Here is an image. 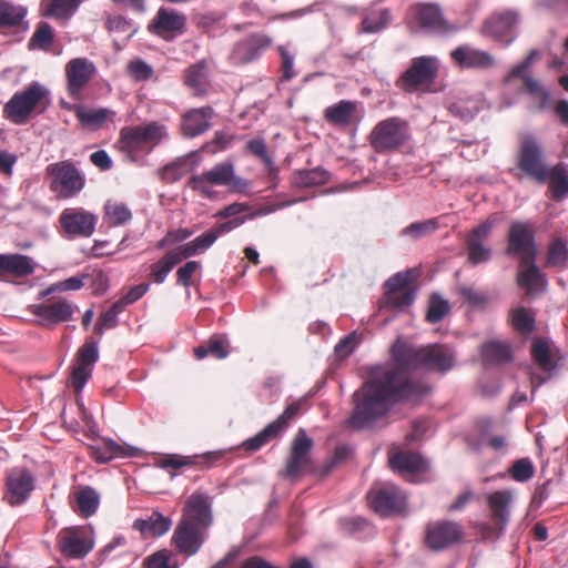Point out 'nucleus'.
<instances>
[{
  "label": "nucleus",
  "mask_w": 568,
  "mask_h": 568,
  "mask_svg": "<svg viewBox=\"0 0 568 568\" xmlns=\"http://www.w3.org/2000/svg\"><path fill=\"white\" fill-rule=\"evenodd\" d=\"M95 73L94 64L87 58H75L65 65L68 91L71 97L77 98L83 88L90 82Z\"/></svg>",
  "instance_id": "25"
},
{
  "label": "nucleus",
  "mask_w": 568,
  "mask_h": 568,
  "mask_svg": "<svg viewBox=\"0 0 568 568\" xmlns=\"http://www.w3.org/2000/svg\"><path fill=\"white\" fill-rule=\"evenodd\" d=\"M75 500L79 514L82 517L88 518L95 514L98 510L100 504V495L94 488L85 486L77 491Z\"/></svg>",
  "instance_id": "44"
},
{
  "label": "nucleus",
  "mask_w": 568,
  "mask_h": 568,
  "mask_svg": "<svg viewBox=\"0 0 568 568\" xmlns=\"http://www.w3.org/2000/svg\"><path fill=\"white\" fill-rule=\"evenodd\" d=\"M212 115L211 108L193 109L186 112L183 116L182 132L186 138H195L210 128V119Z\"/></svg>",
  "instance_id": "31"
},
{
  "label": "nucleus",
  "mask_w": 568,
  "mask_h": 568,
  "mask_svg": "<svg viewBox=\"0 0 568 568\" xmlns=\"http://www.w3.org/2000/svg\"><path fill=\"white\" fill-rule=\"evenodd\" d=\"M480 355L485 366H499L513 361L510 344L496 339L484 343Z\"/></svg>",
  "instance_id": "32"
},
{
  "label": "nucleus",
  "mask_w": 568,
  "mask_h": 568,
  "mask_svg": "<svg viewBox=\"0 0 568 568\" xmlns=\"http://www.w3.org/2000/svg\"><path fill=\"white\" fill-rule=\"evenodd\" d=\"M357 345V334L356 332H352L344 336L334 348V353L338 358L348 357L356 348Z\"/></svg>",
  "instance_id": "63"
},
{
  "label": "nucleus",
  "mask_w": 568,
  "mask_h": 568,
  "mask_svg": "<svg viewBox=\"0 0 568 568\" xmlns=\"http://www.w3.org/2000/svg\"><path fill=\"white\" fill-rule=\"evenodd\" d=\"M61 552L69 558H83L93 548V541L81 529H68L59 539Z\"/></svg>",
  "instance_id": "29"
},
{
  "label": "nucleus",
  "mask_w": 568,
  "mask_h": 568,
  "mask_svg": "<svg viewBox=\"0 0 568 568\" xmlns=\"http://www.w3.org/2000/svg\"><path fill=\"white\" fill-rule=\"evenodd\" d=\"M313 440L307 436L305 429L300 428L292 440L290 455L286 460L284 476L297 478L302 476L312 465L311 452Z\"/></svg>",
  "instance_id": "14"
},
{
  "label": "nucleus",
  "mask_w": 568,
  "mask_h": 568,
  "mask_svg": "<svg viewBox=\"0 0 568 568\" xmlns=\"http://www.w3.org/2000/svg\"><path fill=\"white\" fill-rule=\"evenodd\" d=\"M192 190L202 193L205 197H213V186H226L231 192H244L248 182L234 172V165L230 162H221L202 174L192 175L189 181Z\"/></svg>",
  "instance_id": "3"
},
{
  "label": "nucleus",
  "mask_w": 568,
  "mask_h": 568,
  "mask_svg": "<svg viewBox=\"0 0 568 568\" xmlns=\"http://www.w3.org/2000/svg\"><path fill=\"white\" fill-rule=\"evenodd\" d=\"M187 171V160L178 159L164 165L161 170V179L165 182L173 183L179 181Z\"/></svg>",
  "instance_id": "59"
},
{
  "label": "nucleus",
  "mask_w": 568,
  "mask_h": 568,
  "mask_svg": "<svg viewBox=\"0 0 568 568\" xmlns=\"http://www.w3.org/2000/svg\"><path fill=\"white\" fill-rule=\"evenodd\" d=\"M390 467L400 473H417L426 468L420 454L412 450L398 452L389 458Z\"/></svg>",
  "instance_id": "35"
},
{
  "label": "nucleus",
  "mask_w": 568,
  "mask_h": 568,
  "mask_svg": "<svg viewBox=\"0 0 568 568\" xmlns=\"http://www.w3.org/2000/svg\"><path fill=\"white\" fill-rule=\"evenodd\" d=\"M549 187L552 199L560 201L568 196V168L564 163H558L554 168H549Z\"/></svg>",
  "instance_id": "39"
},
{
  "label": "nucleus",
  "mask_w": 568,
  "mask_h": 568,
  "mask_svg": "<svg viewBox=\"0 0 568 568\" xmlns=\"http://www.w3.org/2000/svg\"><path fill=\"white\" fill-rule=\"evenodd\" d=\"M27 13L26 7L0 0V29L16 28L27 31L28 23L24 21Z\"/></svg>",
  "instance_id": "33"
},
{
  "label": "nucleus",
  "mask_w": 568,
  "mask_h": 568,
  "mask_svg": "<svg viewBox=\"0 0 568 568\" xmlns=\"http://www.w3.org/2000/svg\"><path fill=\"white\" fill-rule=\"evenodd\" d=\"M193 232L186 227H179L174 230H170L166 234L156 243V247L159 250L165 248L166 246L182 243L192 236Z\"/></svg>",
  "instance_id": "60"
},
{
  "label": "nucleus",
  "mask_w": 568,
  "mask_h": 568,
  "mask_svg": "<svg viewBox=\"0 0 568 568\" xmlns=\"http://www.w3.org/2000/svg\"><path fill=\"white\" fill-rule=\"evenodd\" d=\"M34 488V477L23 467L12 468L6 478V500L12 505L23 504Z\"/></svg>",
  "instance_id": "19"
},
{
  "label": "nucleus",
  "mask_w": 568,
  "mask_h": 568,
  "mask_svg": "<svg viewBox=\"0 0 568 568\" xmlns=\"http://www.w3.org/2000/svg\"><path fill=\"white\" fill-rule=\"evenodd\" d=\"M413 281V272H398L389 277L385 283L387 294L406 291V287Z\"/></svg>",
  "instance_id": "61"
},
{
  "label": "nucleus",
  "mask_w": 568,
  "mask_h": 568,
  "mask_svg": "<svg viewBox=\"0 0 568 568\" xmlns=\"http://www.w3.org/2000/svg\"><path fill=\"white\" fill-rule=\"evenodd\" d=\"M568 250L561 237L555 239L548 246L547 265L564 270L567 267Z\"/></svg>",
  "instance_id": "50"
},
{
  "label": "nucleus",
  "mask_w": 568,
  "mask_h": 568,
  "mask_svg": "<svg viewBox=\"0 0 568 568\" xmlns=\"http://www.w3.org/2000/svg\"><path fill=\"white\" fill-rule=\"evenodd\" d=\"M44 16L69 20L78 11L82 0H43Z\"/></svg>",
  "instance_id": "43"
},
{
  "label": "nucleus",
  "mask_w": 568,
  "mask_h": 568,
  "mask_svg": "<svg viewBox=\"0 0 568 568\" xmlns=\"http://www.w3.org/2000/svg\"><path fill=\"white\" fill-rule=\"evenodd\" d=\"M541 51L538 49H532L529 51L527 57L519 62L518 64L514 65L510 71L507 73L505 80L511 81L514 79H517L519 75H526L530 74L528 70L538 61L541 59Z\"/></svg>",
  "instance_id": "54"
},
{
  "label": "nucleus",
  "mask_w": 568,
  "mask_h": 568,
  "mask_svg": "<svg viewBox=\"0 0 568 568\" xmlns=\"http://www.w3.org/2000/svg\"><path fill=\"white\" fill-rule=\"evenodd\" d=\"M182 261L175 248L166 252L158 262L151 265L150 277L156 284H162L176 264Z\"/></svg>",
  "instance_id": "40"
},
{
  "label": "nucleus",
  "mask_w": 568,
  "mask_h": 568,
  "mask_svg": "<svg viewBox=\"0 0 568 568\" xmlns=\"http://www.w3.org/2000/svg\"><path fill=\"white\" fill-rule=\"evenodd\" d=\"M146 568H179V562L169 549H161L144 559Z\"/></svg>",
  "instance_id": "53"
},
{
  "label": "nucleus",
  "mask_w": 568,
  "mask_h": 568,
  "mask_svg": "<svg viewBox=\"0 0 568 568\" xmlns=\"http://www.w3.org/2000/svg\"><path fill=\"white\" fill-rule=\"evenodd\" d=\"M535 261L536 258L532 257H523L517 274V284L530 296L545 292L548 285L546 275L541 273Z\"/></svg>",
  "instance_id": "26"
},
{
  "label": "nucleus",
  "mask_w": 568,
  "mask_h": 568,
  "mask_svg": "<svg viewBox=\"0 0 568 568\" xmlns=\"http://www.w3.org/2000/svg\"><path fill=\"white\" fill-rule=\"evenodd\" d=\"M511 478L518 483H526L532 478L535 467L529 458H521L514 463L509 469Z\"/></svg>",
  "instance_id": "58"
},
{
  "label": "nucleus",
  "mask_w": 568,
  "mask_h": 568,
  "mask_svg": "<svg viewBox=\"0 0 568 568\" xmlns=\"http://www.w3.org/2000/svg\"><path fill=\"white\" fill-rule=\"evenodd\" d=\"M54 39L53 28L48 22H40L28 42L29 50L49 51Z\"/></svg>",
  "instance_id": "46"
},
{
  "label": "nucleus",
  "mask_w": 568,
  "mask_h": 568,
  "mask_svg": "<svg viewBox=\"0 0 568 568\" xmlns=\"http://www.w3.org/2000/svg\"><path fill=\"white\" fill-rule=\"evenodd\" d=\"M186 26V16L175 9L161 7L149 26V30L158 36L165 33L182 34Z\"/></svg>",
  "instance_id": "27"
},
{
  "label": "nucleus",
  "mask_w": 568,
  "mask_h": 568,
  "mask_svg": "<svg viewBox=\"0 0 568 568\" xmlns=\"http://www.w3.org/2000/svg\"><path fill=\"white\" fill-rule=\"evenodd\" d=\"M530 353L535 365L541 371L538 373L532 367H529L530 384L532 393H535L536 389L552 377L557 369V362L554 358L549 342L545 338H535Z\"/></svg>",
  "instance_id": "12"
},
{
  "label": "nucleus",
  "mask_w": 568,
  "mask_h": 568,
  "mask_svg": "<svg viewBox=\"0 0 568 568\" xmlns=\"http://www.w3.org/2000/svg\"><path fill=\"white\" fill-rule=\"evenodd\" d=\"M99 359V342L88 341L78 349L77 365L72 369L70 384L77 394L81 393L92 374V366Z\"/></svg>",
  "instance_id": "18"
},
{
  "label": "nucleus",
  "mask_w": 568,
  "mask_h": 568,
  "mask_svg": "<svg viewBox=\"0 0 568 568\" xmlns=\"http://www.w3.org/2000/svg\"><path fill=\"white\" fill-rule=\"evenodd\" d=\"M50 190L60 199H72L85 186L84 174L71 161L51 163L45 169Z\"/></svg>",
  "instance_id": "5"
},
{
  "label": "nucleus",
  "mask_w": 568,
  "mask_h": 568,
  "mask_svg": "<svg viewBox=\"0 0 568 568\" xmlns=\"http://www.w3.org/2000/svg\"><path fill=\"white\" fill-rule=\"evenodd\" d=\"M390 354L393 361L371 366L367 379L354 392V407L348 418L352 428H369L375 422L386 417L396 404L425 396L429 388L410 376L412 369L446 373L455 365L454 352L440 344L419 347L397 339Z\"/></svg>",
  "instance_id": "1"
},
{
  "label": "nucleus",
  "mask_w": 568,
  "mask_h": 568,
  "mask_svg": "<svg viewBox=\"0 0 568 568\" xmlns=\"http://www.w3.org/2000/svg\"><path fill=\"white\" fill-rule=\"evenodd\" d=\"M217 239L219 237L215 232L211 229L196 236L194 240L175 247V250L182 260L189 258L204 253L216 242Z\"/></svg>",
  "instance_id": "37"
},
{
  "label": "nucleus",
  "mask_w": 568,
  "mask_h": 568,
  "mask_svg": "<svg viewBox=\"0 0 568 568\" xmlns=\"http://www.w3.org/2000/svg\"><path fill=\"white\" fill-rule=\"evenodd\" d=\"M74 308L68 301L59 300L36 305L33 314L39 318L41 325L50 326L71 320Z\"/></svg>",
  "instance_id": "28"
},
{
  "label": "nucleus",
  "mask_w": 568,
  "mask_h": 568,
  "mask_svg": "<svg viewBox=\"0 0 568 568\" xmlns=\"http://www.w3.org/2000/svg\"><path fill=\"white\" fill-rule=\"evenodd\" d=\"M272 39L264 33H252L237 41L230 53L234 64H245L257 59L270 45Z\"/></svg>",
  "instance_id": "21"
},
{
  "label": "nucleus",
  "mask_w": 568,
  "mask_h": 568,
  "mask_svg": "<svg viewBox=\"0 0 568 568\" xmlns=\"http://www.w3.org/2000/svg\"><path fill=\"white\" fill-rule=\"evenodd\" d=\"M373 509L383 517L399 514L406 506V496L395 485L387 484L376 493L369 494Z\"/></svg>",
  "instance_id": "20"
},
{
  "label": "nucleus",
  "mask_w": 568,
  "mask_h": 568,
  "mask_svg": "<svg viewBox=\"0 0 568 568\" xmlns=\"http://www.w3.org/2000/svg\"><path fill=\"white\" fill-rule=\"evenodd\" d=\"M172 525V520L169 517H165L159 511H153L145 519H136L133 523V529L140 531L145 537H161L166 534Z\"/></svg>",
  "instance_id": "34"
},
{
  "label": "nucleus",
  "mask_w": 568,
  "mask_h": 568,
  "mask_svg": "<svg viewBox=\"0 0 568 568\" xmlns=\"http://www.w3.org/2000/svg\"><path fill=\"white\" fill-rule=\"evenodd\" d=\"M361 30L364 33H378L386 29L392 21L390 11L384 9H365L363 11Z\"/></svg>",
  "instance_id": "36"
},
{
  "label": "nucleus",
  "mask_w": 568,
  "mask_h": 568,
  "mask_svg": "<svg viewBox=\"0 0 568 568\" xmlns=\"http://www.w3.org/2000/svg\"><path fill=\"white\" fill-rule=\"evenodd\" d=\"M481 109L479 99L470 98L467 100H458L449 104L448 111L463 121L473 120Z\"/></svg>",
  "instance_id": "47"
},
{
  "label": "nucleus",
  "mask_w": 568,
  "mask_h": 568,
  "mask_svg": "<svg viewBox=\"0 0 568 568\" xmlns=\"http://www.w3.org/2000/svg\"><path fill=\"white\" fill-rule=\"evenodd\" d=\"M450 58L460 69L489 70L496 67V59L485 50L463 44L450 52Z\"/></svg>",
  "instance_id": "24"
},
{
  "label": "nucleus",
  "mask_w": 568,
  "mask_h": 568,
  "mask_svg": "<svg viewBox=\"0 0 568 568\" xmlns=\"http://www.w3.org/2000/svg\"><path fill=\"white\" fill-rule=\"evenodd\" d=\"M90 449L92 457L100 464L126 456L124 448L111 438H103L100 443L91 445Z\"/></svg>",
  "instance_id": "42"
},
{
  "label": "nucleus",
  "mask_w": 568,
  "mask_h": 568,
  "mask_svg": "<svg viewBox=\"0 0 568 568\" xmlns=\"http://www.w3.org/2000/svg\"><path fill=\"white\" fill-rule=\"evenodd\" d=\"M517 166L527 178L544 184L549 179V166L540 143L532 135L521 139L517 155Z\"/></svg>",
  "instance_id": "6"
},
{
  "label": "nucleus",
  "mask_w": 568,
  "mask_h": 568,
  "mask_svg": "<svg viewBox=\"0 0 568 568\" xmlns=\"http://www.w3.org/2000/svg\"><path fill=\"white\" fill-rule=\"evenodd\" d=\"M462 528L455 521H438L427 526L425 542L435 551L443 550L457 542L462 537Z\"/></svg>",
  "instance_id": "22"
},
{
  "label": "nucleus",
  "mask_w": 568,
  "mask_h": 568,
  "mask_svg": "<svg viewBox=\"0 0 568 568\" xmlns=\"http://www.w3.org/2000/svg\"><path fill=\"white\" fill-rule=\"evenodd\" d=\"M300 408V402L291 403L275 420L270 423L255 436L246 439L243 443V448L247 452H256L268 442L280 437L290 426V423L298 415Z\"/></svg>",
  "instance_id": "15"
},
{
  "label": "nucleus",
  "mask_w": 568,
  "mask_h": 568,
  "mask_svg": "<svg viewBox=\"0 0 568 568\" xmlns=\"http://www.w3.org/2000/svg\"><path fill=\"white\" fill-rule=\"evenodd\" d=\"M517 79L523 80L526 93H528L531 97H541L544 101L548 100V90L538 80L534 79L530 74L519 75L517 77Z\"/></svg>",
  "instance_id": "62"
},
{
  "label": "nucleus",
  "mask_w": 568,
  "mask_h": 568,
  "mask_svg": "<svg viewBox=\"0 0 568 568\" xmlns=\"http://www.w3.org/2000/svg\"><path fill=\"white\" fill-rule=\"evenodd\" d=\"M205 528L191 525L187 521H179L172 535V545L178 552L192 557L199 552L207 538Z\"/></svg>",
  "instance_id": "17"
},
{
  "label": "nucleus",
  "mask_w": 568,
  "mask_h": 568,
  "mask_svg": "<svg viewBox=\"0 0 568 568\" xmlns=\"http://www.w3.org/2000/svg\"><path fill=\"white\" fill-rule=\"evenodd\" d=\"M331 173L322 166L311 170H298L292 176V183L296 187L305 189L326 184Z\"/></svg>",
  "instance_id": "38"
},
{
  "label": "nucleus",
  "mask_w": 568,
  "mask_h": 568,
  "mask_svg": "<svg viewBox=\"0 0 568 568\" xmlns=\"http://www.w3.org/2000/svg\"><path fill=\"white\" fill-rule=\"evenodd\" d=\"M409 140V123L399 116L379 121L369 133L371 146L377 153L398 150Z\"/></svg>",
  "instance_id": "4"
},
{
  "label": "nucleus",
  "mask_w": 568,
  "mask_h": 568,
  "mask_svg": "<svg viewBox=\"0 0 568 568\" xmlns=\"http://www.w3.org/2000/svg\"><path fill=\"white\" fill-rule=\"evenodd\" d=\"M355 109L356 104L354 102L342 100L325 110V119L335 125H346L351 122Z\"/></svg>",
  "instance_id": "45"
},
{
  "label": "nucleus",
  "mask_w": 568,
  "mask_h": 568,
  "mask_svg": "<svg viewBox=\"0 0 568 568\" xmlns=\"http://www.w3.org/2000/svg\"><path fill=\"white\" fill-rule=\"evenodd\" d=\"M50 91L40 82L33 81L16 92L4 104L3 113L14 124H26L33 113H42L50 105Z\"/></svg>",
  "instance_id": "2"
},
{
  "label": "nucleus",
  "mask_w": 568,
  "mask_h": 568,
  "mask_svg": "<svg viewBox=\"0 0 568 568\" xmlns=\"http://www.w3.org/2000/svg\"><path fill=\"white\" fill-rule=\"evenodd\" d=\"M449 311L450 306L448 302L437 293H434L429 300L426 320L432 324L439 323L448 314Z\"/></svg>",
  "instance_id": "52"
},
{
  "label": "nucleus",
  "mask_w": 568,
  "mask_h": 568,
  "mask_svg": "<svg viewBox=\"0 0 568 568\" xmlns=\"http://www.w3.org/2000/svg\"><path fill=\"white\" fill-rule=\"evenodd\" d=\"M438 227V220L429 219L425 221L410 223L408 226L403 229L402 234L405 236H410L414 240H418L435 232Z\"/></svg>",
  "instance_id": "51"
},
{
  "label": "nucleus",
  "mask_w": 568,
  "mask_h": 568,
  "mask_svg": "<svg viewBox=\"0 0 568 568\" xmlns=\"http://www.w3.org/2000/svg\"><path fill=\"white\" fill-rule=\"evenodd\" d=\"M513 327L523 335L531 334L535 329V314L524 306L514 308L510 312Z\"/></svg>",
  "instance_id": "48"
},
{
  "label": "nucleus",
  "mask_w": 568,
  "mask_h": 568,
  "mask_svg": "<svg viewBox=\"0 0 568 568\" xmlns=\"http://www.w3.org/2000/svg\"><path fill=\"white\" fill-rule=\"evenodd\" d=\"M488 506L491 513V519L496 521V527L487 523L478 526L479 532L485 540H497L506 529L510 518L509 506L511 494L507 490H498L488 496Z\"/></svg>",
  "instance_id": "10"
},
{
  "label": "nucleus",
  "mask_w": 568,
  "mask_h": 568,
  "mask_svg": "<svg viewBox=\"0 0 568 568\" xmlns=\"http://www.w3.org/2000/svg\"><path fill=\"white\" fill-rule=\"evenodd\" d=\"M168 138L166 128L158 122H150L144 125L124 126L120 131L119 143L121 150L134 153L148 146L152 150Z\"/></svg>",
  "instance_id": "7"
},
{
  "label": "nucleus",
  "mask_w": 568,
  "mask_h": 568,
  "mask_svg": "<svg viewBox=\"0 0 568 568\" xmlns=\"http://www.w3.org/2000/svg\"><path fill=\"white\" fill-rule=\"evenodd\" d=\"M519 21V13L515 10L495 13L485 21L481 34L507 48L518 37L516 28Z\"/></svg>",
  "instance_id": "11"
},
{
  "label": "nucleus",
  "mask_w": 568,
  "mask_h": 568,
  "mask_svg": "<svg viewBox=\"0 0 568 568\" xmlns=\"http://www.w3.org/2000/svg\"><path fill=\"white\" fill-rule=\"evenodd\" d=\"M534 225L528 222H513L508 233L507 254L511 256L532 257L537 256Z\"/></svg>",
  "instance_id": "16"
},
{
  "label": "nucleus",
  "mask_w": 568,
  "mask_h": 568,
  "mask_svg": "<svg viewBox=\"0 0 568 568\" xmlns=\"http://www.w3.org/2000/svg\"><path fill=\"white\" fill-rule=\"evenodd\" d=\"M180 520L209 529L213 521L211 497L202 493L192 494L185 503Z\"/></svg>",
  "instance_id": "23"
},
{
  "label": "nucleus",
  "mask_w": 568,
  "mask_h": 568,
  "mask_svg": "<svg viewBox=\"0 0 568 568\" xmlns=\"http://www.w3.org/2000/svg\"><path fill=\"white\" fill-rule=\"evenodd\" d=\"M110 113V110L101 108L90 111L79 110L77 116L84 126L100 128Z\"/></svg>",
  "instance_id": "57"
},
{
  "label": "nucleus",
  "mask_w": 568,
  "mask_h": 568,
  "mask_svg": "<svg viewBox=\"0 0 568 568\" xmlns=\"http://www.w3.org/2000/svg\"><path fill=\"white\" fill-rule=\"evenodd\" d=\"M408 26L414 31L427 34L444 33L447 30L446 21L438 4L418 3L410 8Z\"/></svg>",
  "instance_id": "13"
},
{
  "label": "nucleus",
  "mask_w": 568,
  "mask_h": 568,
  "mask_svg": "<svg viewBox=\"0 0 568 568\" xmlns=\"http://www.w3.org/2000/svg\"><path fill=\"white\" fill-rule=\"evenodd\" d=\"M34 271V262L30 256L19 253L0 254V280L7 275L18 278L27 277Z\"/></svg>",
  "instance_id": "30"
},
{
  "label": "nucleus",
  "mask_w": 568,
  "mask_h": 568,
  "mask_svg": "<svg viewBox=\"0 0 568 568\" xmlns=\"http://www.w3.org/2000/svg\"><path fill=\"white\" fill-rule=\"evenodd\" d=\"M207 77V64L202 60L186 70L185 83L193 90L194 94L202 95L206 92Z\"/></svg>",
  "instance_id": "41"
},
{
  "label": "nucleus",
  "mask_w": 568,
  "mask_h": 568,
  "mask_svg": "<svg viewBox=\"0 0 568 568\" xmlns=\"http://www.w3.org/2000/svg\"><path fill=\"white\" fill-rule=\"evenodd\" d=\"M438 73V60L432 55L414 58L409 68L400 75L397 87L405 92H415L419 87L435 81Z\"/></svg>",
  "instance_id": "9"
},
{
  "label": "nucleus",
  "mask_w": 568,
  "mask_h": 568,
  "mask_svg": "<svg viewBox=\"0 0 568 568\" xmlns=\"http://www.w3.org/2000/svg\"><path fill=\"white\" fill-rule=\"evenodd\" d=\"M468 261L478 265L486 263L491 258V250L475 240H466Z\"/></svg>",
  "instance_id": "56"
},
{
  "label": "nucleus",
  "mask_w": 568,
  "mask_h": 568,
  "mask_svg": "<svg viewBox=\"0 0 568 568\" xmlns=\"http://www.w3.org/2000/svg\"><path fill=\"white\" fill-rule=\"evenodd\" d=\"M128 69L130 75L136 81L148 80L153 73L151 65L140 59L131 61Z\"/></svg>",
  "instance_id": "64"
},
{
  "label": "nucleus",
  "mask_w": 568,
  "mask_h": 568,
  "mask_svg": "<svg viewBox=\"0 0 568 568\" xmlns=\"http://www.w3.org/2000/svg\"><path fill=\"white\" fill-rule=\"evenodd\" d=\"M104 212L108 223L112 226L124 225L132 220V212L124 203L106 201Z\"/></svg>",
  "instance_id": "49"
},
{
  "label": "nucleus",
  "mask_w": 568,
  "mask_h": 568,
  "mask_svg": "<svg viewBox=\"0 0 568 568\" xmlns=\"http://www.w3.org/2000/svg\"><path fill=\"white\" fill-rule=\"evenodd\" d=\"M98 223V216L83 207H67L59 215L60 235L65 240L90 237Z\"/></svg>",
  "instance_id": "8"
},
{
  "label": "nucleus",
  "mask_w": 568,
  "mask_h": 568,
  "mask_svg": "<svg viewBox=\"0 0 568 568\" xmlns=\"http://www.w3.org/2000/svg\"><path fill=\"white\" fill-rule=\"evenodd\" d=\"M245 148L248 153H251L252 155L262 160L271 173L276 172V169L274 168L273 160L271 159V156L267 153V148H266V143H265L264 139H262V138L252 139V140L247 141Z\"/></svg>",
  "instance_id": "55"
}]
</instances>
